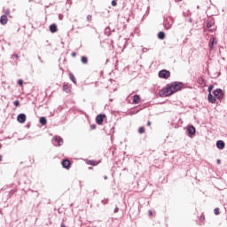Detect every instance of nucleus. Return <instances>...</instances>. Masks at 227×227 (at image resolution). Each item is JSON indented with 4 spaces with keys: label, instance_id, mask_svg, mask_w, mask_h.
Here are the masks:
<instances>
[{
    "label": "nucleus",
    "instance_id": "7ed1b4c3",
    "mask_svg": "<svg viewBox=\"0 0 227 227\" xmlns=\"http://www.w3.org/2000/svg\"><path fill=\"white\" fill-rule=\"evenodd\" d=\"M169 75H171V74L168 70H161L159 72V77L160 79H168Z\"/></svg>",
    "mask_w": 227,
    "mask_h": 227
},
{
    "label": "nucleus",
    "instance_id": "1a4fd4ad",
    "mask_svg": "<svg viewBox=\"0 0 227 227\" xmlns=\"http://www.w3.org/2000/svg\"><path fill=\"white\" fill-rule=\"evenodd\" d=\"M1 24L4 25L8 23V17L6 15H3L0 18Z\"/></svg>",
    "mask_w": 227,
    "mask_h": 227
},
{
    "label": "nucleus",
    "instance_id": "9b49d317",
    "mask_svg": "<svg viewBox=\"0 0 227 227\" xmlns=\"http://www.w3.org/2000/svg\"><path fill=\"white\" fill-rule=\"evenodd\" d=\"M62 166H63V168H66V169H68L70 168V160H64L62 161Z\"/></svg>",
    "mask_w": 227,
    "mask_h": 227
},
{
    "label": "nucleus",
    "instance_id": "7c9ffc66",
    "mask_svg": "<svg viewBox=\"0 0 227 227\" xmlns=\"http://www.w3.org/2000/svg\"><path fill=\"white\" fill-rule=\"evenodd\" d=\"M217 164H221V160H217Z\"/></svg>",
    "mask_w": 227,
    "mask_h": 227
},
{
    "label": "nucleus",
    "instance_id": "412c9836",
    "mask_svg": "<svg viewBox=\"0 0 227 227\" xmlns=\"http://www.w3.org/2000/svg\"><path fill=\"white\" fill-rule=\"evenodd\" d=\"M212 26H214V22L209 21V22L207 23V28L212 27Z\"/></svg>",
    "mask_w": 227,
    "mask_h": 227
},
{
    "label": "nucleus",
    "instance_id": "c9c22d12",
    "mask_svg": "<svg viewBox=\"0 0 227 227\" xmlns=\"http://www.w3.org/2000/svg\"><path fill=\"white\" fill-rule=\"evenodd\" d=\"M92 129H95V126H92Z\"/></svg>",
    "mask_w": 227,
    "mask_h": 227
},
{
    "label": "nucleus",
    "instance_id": "2f4dec72",
    "mask_svg": "<svg viewBox=\"0 0 227 227\" xmlns=\"http://www.w3.org/2000/svg\"><path fill=\"white\" fill-rule=\"evenodd\" d=\"M114 212L115 213L118 212V207H115Z\"/></svg>",
    "mask_w": 227,
    "mask_h": 227
},
{
    "label": "nucleus",
    "instance_id": "f257e3e1",
    "mask_svg": "<svg viewBox=\"0 0 227 227\" xmlns=\"http://www.w3.org/2000/svg\"><path fill=\"white\" fill-rule=\"evenodd\" d=\"M168 88H170V91H172V95H173L174 93L180 91L184 88V83L180 82H174L168 84Z\"/></svg>",
    "mask_w": 227,
    "mask_h": 227
},
{
    "label": "nucleus",
    "instance_id": "4be33fe9",
    "mask_svg": "<svg viewBox=\"0 0 227 227\" xmlns=\"http://www.w3.org/2000/svg\"><path fill=\"white\" fill-rule=\"evenodd\" d=\"M212 90H214V85H210L207 89L208 93H212Z\"/></svg>",
    "mask_w": 227,
    "mask_h": 227
},
{
    "label": "nucleus",
    "instance_id": "f8f14e48",
    "mask_svg": "<svg viewBox=\"0 0 227 227\" xmlns=\"http://www.w3.org/2000/svg\"><path fill=\"white\" fill-rule=\"evenodd\" d=\"M217 44V41H215V38H211L209 40V47L210 49H214V45Z\"/></svg>",
    "mask_w": 227,
    "mask_h": 227
},
{
    "label": "nucleus",
    "instance_id": "bb28decb",
    "mask_svg": "<svg viewBox=\"0 0 227 227\" xmlns=\"http://www.w3.org/2000/svg\"><path fill=\"white\" fill-rule=\"evenodd\" d=\"M23 82H23L22 80H19V85H20V86H22Z\"/></svg>",
    "mask_w": 227,
    "mask_h": 227
},
{
    "label": "nucleus",
    "instance_id": "c756f323",
    "mask_svg": "<svg viewBox=\"0 0 227 227\" xmlns=\"http://www.w3.org/2000/svg\"><path fill=\"white\" fill-rule=\"evenodd\" d=\"M90 164H91L92 166H97V164L93 163V161H90Z\"/></svg>",
    "mask_w": 227,
    "mask_h": 227
},
{
    "label": "nucleus",
    "instance_id": "dca6fc26",
    "mask_svg": "<svg viewBox=\"0 0 227 227\" xmlns=\"http://www.w3.org/2000/svg\"><path fill=\"white\" fill-rule=\"evenodd\" d=\"M40 124L41 125H47V119L45 117L40 118Z\"/></svg>",
    "mask_w": 227,
    "mask_h": 227
},
{
    "label": "nucleus",
    "instance_id": "cd10ccee",
    "mask_svg": "<svg viewBox=\"0 0 227 227\" xmlns=\"http://www.w3.org/2000/svg\"><path fill=\"white\" fill-rule=\"evenodd\" d=\"M5 15H10V10L5 11Z\"/></svg>",
    "mask_w": 227,
    "mask_h": 227
},
{
    "label": "nucleus",
    "instance_id": "aec40b11",
    "mask_svg": "<svg viewBox=\"0 0 227 227\" xmlns=\"http://www.w3.org/2000/svg\"><path fill=\"white\" fill-rule=\"evenodd\" d=\"M82 62L86 65V63H88V58L86 57H82Z\"/></svg>",
    "mask_w": 227,
    "mask_h": 227
},
{
    "label": "nucleus",
    "instance_id": "393cba45",
    "mask_svg": "<svg viewBox=\"0 0 227 227\" xmlns=\"http://www.w3.org/2000/svg\"><path fill=\"white\" fill-rule=\"evenodd\" d=\"M20 104L19 100L14 101V106H16V107H19Z\"/></svg>",
    "mask_w": 227,
    "mask_h": 227
},
{
    "label": "nucleus",
    "instance_id": "6e6552de",
    "mask_svg": "<svg viewBox=\"0 0 227 227\" xmlns=\"http://www.w3.org/2000/svg\"><path fill=\"white\" fill-rule=\"evenodd\" d=\"M216 146H217V148H219V150H223V148H224V141L218 140L216 142Z\"/></svg>",
    "mask_w": 227,
    "mask_h": 227
},
{
    "label": "nucleus",
    "instance_id": "72a5a7b5",
    "mask_svg": "<svg viewBox=\"0 0 227 227\" xmlns=\"http://www.w3.org/2000/svg\"><path fill=\"white\" fill-rule=\"evenodd\" d=\"M72 56H75V52H73V53H72Z\"/></svg>",
    "mask_w": 227,
    "mask_h": 227
},
{
    "label": "nucleus",
    "instance_id": "39448f33",
    "mask_svg": "<svg viewBox=\"0 0 227 227\" xmlns=\"http://www.w3.org/2000/svg\"><path fill=\"white\" fill-rule=\"evenodd\" d=\"M214 95H215V97H216V98H219L221 100V98H223V95H224V93L223 92V90L217 89L214 91Z\"/></svg>",
    "mask_w": 227,
    "mask_h": 227
},
{
    "label": "nucleus",
    "instance_id": "ddd939ff",
    "mask_svg": "<svg viewBox=\"0 0 227 227\" xmlns=\"http://www.w3.org/2000/svg\"><path fill=\"white\" fill-rule=\"evenodd\" d=\"M54 139L57 143H59V146H61L63 145V138H61V137L56 136Z\"/></svg>",
    "mask_w": 227,
    "mask_h": 227
},
{
    "label": "nucleus",
    "instance_id": "a878e982",
    "mask_svg": "<svg viewBox=\"0 0 227 227\" xmlns=\"http://www.w3.org/2000/svg\"><path fill=\"white\" fill-rule=\"evenodd\" d=\"M116 4H117L116 1H115V0H113V1H112V6H116Z\"/></svg>",
    "mask_w": 227,
    "mask_h": 227
},
{
    "label": "nucleus",
    "instance_id": "2eb2a0df",
    "mask_svg": "<svg viewBox=\"0 0 227 227\" xmlns=\"http://www.w3.org/2000/svg\"><path fill=\"white\" fill-rule=\"evenodd\" d=\"M158 38L160 40H164V38H166V34H164V32H159Z\"/></svg>",
    "mask_w": 227,
    "mask_h": 227
},
{
    "label": "nucleus",
    "instance_id": "4468645a",
    "mask_svg": "<svg viewBox=\"0 0 227 227\" xmlns=\"http://www.w3.org/2000/svg\"><path fill=\"white\" fill-rule=\"evenodd\" d=\"M50 31L51 33H56V31H58V27L56 26V24H52L50 26Z\"/></svg>",
    "mask_w": 227,
    "mask_h": 227
},
{
    "label": "nucleus",
    "instance_id": "f704fd0d",
    "mask_svg": "<svg viewBox=\"0 0 227 227\" xmlns=\"http://www.w3.org/2000/svg\"><path fill=\"white\" fill-rule=\"evenodd\" d=\"M105 180H107V176H105Z\"/></svg>",
    "mask_w": 227,
    "mask_h": 227
},
{
    "label": "nucleus",
    "instance_id": "5701e85b",
    "mask_svg": "<svg viewBox=\"0 0 227 227\" xmlns=\"http://www.w3.org/2000/svg\"><path fill=\"white\" fill-rule=\"evenodd\" d=\"M139 134H145V129L143 127L138 129Z\"/></svg>",
    "mask_w": 227,
    "mask_h": 227
},
{
    "label": "nucleus",
    "instance_id": "6ab92c4d",
    "mask_svg": "<svg viewBox=\"0 0 227 227\" xmlns=\"http://www.w3.org/2000/svg\"><path fill=\"white\" fill-rule=\"evenodd\" d=\"M63 90L64 91H66V93H70V88L68 87V85H64Z\"/></svg>",
    "mask_w": 227,
    "mask_h": 227
},
{
    "label": "nucleus",
    "instance_id": "f03ea898",
    "mask_svg": "<svg viewBox=\"0 0 227 227\" xmlns=\"http://www.w3.org/2000/svg\"><path fill=\"white\" fill-rule=\"evenodd\" d=\"M171 95L173 94L168 84L160 91V97L161 98H164L165 97H171Z\"/></svg>",
    "mask_w": 227,
    "mask_h": 227
},
{
    "label": "nucleus",
    "instance_id": "473e14b6",
    "mask_svg": "<svg viewBox=\"0 0 227 227\" xmlns=\"http://www.w3.org/2000/svg\"><path fill=\"white\" fill-rule=\"evenodd\" d=\"M149 215H153L152 211H149Z\"/></svg>",
    "mask_w": 227,
    "mask_h": 227
},
{
    "label": "nucleus",
    "instance_id": "b1692460",
    "mask_svg": "<svg viewBox=\"0 0 227 227\" xmlns=\"http://www.w3.org/2000/svg\"><path fill=\"white\" fill-rule=\"evenodd\" d=\"M215 215H219V207L215 208Z\"/></svg>",
    "mask_w": 227,
    "mask_h": 227
},
{
    "label": "nucleus",
    "instance_id": "0eeeda50",
    "mask_svg": "<svg viewBox=\"0 0 227 227\" xmlns=\"http://www.w3.org/2000/svg\"><path fill=\"white\" fill-rule=\"evenodd\" d=\"M187 130L188 134L191 136H194L196 134V128H194V126H190Z\"/></svg>",
    "mask_w": 227,
    "mask_h": 227
},
{
    "label": "nucleus",
    "instance_id": "20e7f679",
    "mask_svg": "<svg viewBox=\"0 0 227 227\" xmlns=\"http://www.w3.org/2000/svg\"><path fill=\"white\" fill-rule=\"evenodd\" d=\"M106 118V114H99L96 117V122L98 125H102L104 123V119Z\"/></svg>",
    "mask_w": 227,
    "mask_h": 227
},
{
    "label": "nucleus",
    "instance_id": "f3484780",
    "mask_svg": "<svg viewBox=\"0 0 227 227\" xmlns=\"http://www.w3.org/2000/svg\"><path fill=\"white\" fill-rule=\"evenodd\" d=\"M133 103L134 104H138L139 103V96L138 95H135L133 97Z\"/></svg>",
    "mask_w": 227,
    "mask_h": 227
},
{
    "label": "nucleus",
    "instance_id": "c85d7f7f",
    "mask_svg": "<svg viewBox=\"0 0 227 227\" xmlns=\"http://www.w3.org/2000/svg\"><path fill=\"white\" fill-rule=\"evenodd\" d=\"M147 125H148V127H150V125H152V122H151V121H148V122H147Z\"/></svg>",
    "mask_w": 227,
    "mask_h": 227
},
{
    "label": "nucleus",
    "instance_id": "423d86ee",
    "mask_svg": "<svg viewBox=\"0 0 227 227\" xmlns=\"http://www.w3.org/2000/svg\"><path fill=\"white\" fill-rule=\"evenodd\" d=\"M19 123H24L26 121V115L24 114H20L17 117Z\"/></svg>",
    "mask_w": 227,
    "mask_h": 227
},
{
    "label": "nucleus",
    "instance_id": "9d476101",
    "mask_svg": "<svg viewBox=\"0 0 227 227\" xmlns=\"http://www.w3.org/2000/svg\"><path fill=\"white\" fill-rule=\"evenodd\" d=\"M207 100L211 104H215V98L212 95V93H209L207 96Z\"/></svg>",
    "mask_w": 227,
    "mask_h": 227
},
{
    "label": "nucleus",
    "instance_id": "a211bd4d",
    "mask_svg": "<svg viewBox=\"0 0 227 227\" xmlns=\"http://www.w3.org/2000/svg\"><path fill=\"white\" fill-rule=\"evenodd\" d=\"M69 77H70L72 82H74L75 84L76 82H75V76H74V74L70 73Z\"/></svg>",
    "mask_w": 227,
    "mask_h": 227
}]
</instances>
